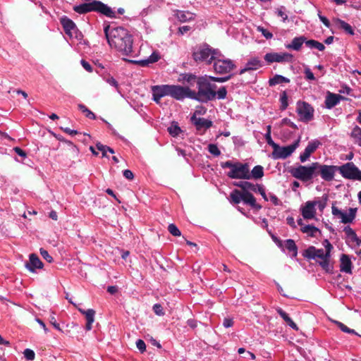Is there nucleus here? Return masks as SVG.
<instances>
[{"mask_svg":"<svg viewBox=\"0 0 361 361\" xmlns=\"http://www.w3.org/2000/svg\"><path fill=\"white\" fill-rule=\"evenodd\" d=\"M336 22L339 25V27H341L342 29H343L346 32H348L350 35L353 34V30L352 29V27L348 23H345V21L340 20V19H336Z\"/></svg>","mask_w":361,"mask_h":361,"instance_id":"obj_41","label":"nucleus"},{"mask_svg":"<svg viewBox=\"0 0 361 361\" xmlns=\"http://www.w3.org/2000/svg\"><path fill=\"white\" fill-rule=\"evenodd\" d=\"M94 4H96L94 11L99 12L107 17H113V11L110 7L99 1H96Z\"/></svg>","mask_w":361,"mask_h":361,"instance_id":"obj_24","label":"nucleus"},{"mask_svg":"<svg viewBox=\"0 0 361 361\" xmlns=\"http://www.w3.org/2000/svg\"><path fill=\"white\" fill-rule=\"evenodd\" d=\"M82 66L89 73L92 72V66L85 60H81L80 61Z\"/></svg>","mask_w":361,"mask_h":361,"instance_id":"obj_57","label":"nucleus"},{"mask_svg":"<svg viewBox=\"0 0 361 361\" xmlns=\"http://www.w3.org/2000/svg\"><path fill=\"white\" fill-rule=\"evenodd\" d=\"M278 16L282 18L283 20L285 21L288 19V15L283 11L282 8H279L276 11Z\"/></svg>","mask_w":361,"mask_h":361,"instance_id":"obj_64","label":"nucleus"},{"mask_svg":"<svg viewBox=\"0 0 361 361\" xmlns=\"http://www.w3.org/2000/svg\"><path fill=\"white\" fill-rule=\"evenodd\" d=\"M25 357L28 360H33L35 357V352L31 349H25L23 352Z\"/></svg>","mask_w":361,"mask_h":361,"instance_id":"obj_48","label":"nucleus"},{"mask_svg":"<svg viewBox=\"0 0 361 361\" xmlns=\"http://www.w3.org/2000/svg\"><path fill=\"white\" fill-rule=\"evenodd\" d=\"M209 152L216 156L218 157L221 154V151L219 149L218 147L216 145L210 144L208 145Z\"/></svg>","mask_w":361,"mask_h":361,"instance_id":"obj_46","label":"nucleus"},{"mask_svg":"<svg viewBox=\"0 0 361 361\" xmlns=\"http://www.w3.org/2000/svg\"><path fill=\"white\" fill-rule=\"evenodd\" d=\"M265 139H266V141L267 142V144L270 146L272 147V148H274L276 145V143H275L271 137V134L269 133H266L265 134Z\"/></svg>","mask_w":361,"mask_h":361,"instance_id":"obj_59","label":"nucleus"},{"mask_svg":"<svg viewBox=\"0 0 361 361\" xmlns=\"http://www.w3.org/2000/svg\"><path fill=\"white\" fill-rule=\"evenodd\" d=\"M257 192H258L262 196V197L264 199V200L269 201V197H268L269 194L268 195L266 194L265 190L262 185L257 186Z\"/></svg>","mask_w":361,"mask_h":361,"instance_id":"obj_55","label":"nucleus"},{"mask_svg":"<svg viewBox=\"0 0 361 361\" xmlns=\"http://www.w3.org/2000/svg\"><path fill=\"white\" fill-rule=\"evenodd\" d=\"M297 112L300 119L302 121H310L313 118L314 109L307 102H298L297 103Z\"/></svg>","mask_w":361,"mask_h":361,"instance_id":"obj_13","label":"nucleus"},{"mask_svg":"<svg viewBox=\"0 0 361 361\" xmlns=\"http://www.w3.org/2000/svg\"><path fill=\"white\" fill-rule=\"evenodd\" d=\"M351 136L354 139L355 142L361 146V128L358 126H355L351 133Z\"/></svg>","mask_w":361,"mask_h":361,"instance_id":"obj_39","label":"nucleus"},{"mask_svg":"<svg viewBox=\"0 0 361 361\" xmlns=\"http://www.w3.org/2000/svg\"><path fill=\"white\" fill-rule=\"evenodd\" d=\"M277 312L283 319L286 324L295 330H298L296 324L289 317L288 314L285 312L282 309L278 308Z\"/></svg>","mask_w":361,"mask_h":361,"instance_id":"obj_32","label":"nucleus"},{"mask_svg":"<svg viewBox=\"0 0 361 361\" xmlns=\"http://www.w3.org/2000/svg\"><path fill=\"white\" fill-rule=\"evenodd\" d=\"M338 171L342 176L345 178L361 180V171L353 162H348L338 166Z\"/></svg>","mask_w":361,"mask_h":361,"instance_id":"obj_10","label":"nucleus"},{"mask_svg":"<svg viewBox=\"0 0 361 361\" xmlns=\"http://www.w3.org/2000/svg\"><path fill=\"white\" fill-rule=\"evenodd\" d=\"M315 169L314 163L308 166L300 165L293 168L290 170V173L294 178L303 182H307L315 177Z\"/></svg>","mask_w":361,"mask_h":361,"instance_id":"obj_8","label":"nucleus"},{"mask_svg":"<svg viewBox=\"0 0 361 361\" xmlns=\"http://www.w3.org/2000/svg\"><path fill=\"white\" fill-rule=\"evenodd\" d=\"M305 78L307 80H315L313 73L310 71V69L309 68H305Z\"/></svg>","mask_w":361,"mask_h":361,"instance_id":"obj_56","label":"nucleus"},{"mask_svg":"<svg viewBox=\"0 0 361 361\" xmlns=\"http://www.w3.org/2000/svg\"><path fill=\"white\" fill-rule=\"evenodd\" d=\"M244 191L240 192L238 190H233L229 197V200L233 204H239L243 199Z\"/></svg>","mask_w":361,"mask_h":361,"instance_id":"obj_30","label":"nucleus"},{"mask_svg":"<svg viewBox=\"0 0 361 361\" xmlns=\"http://www.w3.org/2000/svg\"><path fill=\"white\" fill-rule=\"evenodd\" d=\"M251 178H253L255 179H259L263 177L264 176V169L262 166L257 165L255 166L251 173Z\"/></svg>","mask_w":361,"mask_h":361,"instance_id":"obj_36","label":"nucleus"},{"mask_svg":"<svg viewBox=\"0 0 361 361\" xmlns=\"http://www.w3.org/2000/svg\"><path fill=\"white\" fill-rule=\"evenodd\" d=\"M334 322H335V324H337V326L341 329V330L342 331L345 332V333H348V334H356L355 331L353 329H351L348 328V326H346L343 323H341L340 322H338V321H335Z\"/></svg>","mask_w":361,"mask_h":361,"instance_id":"obj_45","label":"nucleus"},{"mask_svg":"<svg viewBox=\"0 0 361 361\" xmlns=\"http://www.w3.org/2000/svg\"><path fill=\"white\" fill-rule=\"evenodd\" d=\"M285 247L292 254V257L298 255V248L293 240L288 239L285 242Z\"/></svg>","mask_w":361,"mask_h":361,"instance_id":"obj_33","label":"nucleus"},{"mask_svg":"<svg viewBox=\"0 0 361 361\" xmlns=\"http://www.w3.org/2000/svg\"><path fill=\"white\" fill-rule=\"evenodd\" d=\"M231 75H229L226 77H213L204 75L197 79V85L198 91L190 90V95L189 98L196 99L201 102H207L212 100L216 97V85L211 84L209 80L219 82H224L231 78Z\"/></svg>","mask_w":361,"mask_h":361,"instance_id":"obj_2","label":"nucleus"},{"mask_svg":"<svg viewBox=\"0 0 361 361\" xmlns=\"http://www.w3.org/2000/svg\"><path fill=\"white\" fill-rule=\"evenodd\" d=\"M318 17H319L320 20L324 23V25L326 27H330V22H329V20L326 17L322 16L321 13L319 11L318 13Z\"/></svg>","mask_w":361,"mask_h":361,"instance_id":"obj_60","label":"nucleus"},{"mask_svg":"<svg viewBox=\"0 0 361 361\" xmlns=\"http://www.w3.org/2000/svg\"><path fill=\"white\" fill-rule=\"evenodd\" d=\"M40 254L42 255V257L45 259L47 260L48 262H51L52 260H53V258L49 254V252L43 249V248H41L40 249Z\"/></svg>","mask_w":361,"mask_h":361,"instance_id":"obj_52","label":"nucleus"},{"mask_svg":"<svg viewBox=\"0 0 361 361\" xmlns=\"http://www.w3.org/2000/svg\"><path fill=\"white\" fill-rule=\"evenodd\" d=\"M168 131L173 137L178 136L182 132L180 127L175 123H172V124L168 128Z\"/></svg>","mask_w":361,"mask_h":361,"instance_id":"obj_40","label":"nucleus"},{"mask_svg":"<svg viewBox=\"0 0 361 361\" xmlns=\"http://www.w3.org/2000/svg\"><path fill=\"white\" fill-rule=\"evenodd\" d=\"M218 53V50L212 49L209 46L204 44L195 49L192 56L195 61L205 62L210 64L217 57Z\"/></svg>","mask_w":361,"mask_h":361,"instance_id":"obj_6","label":"nucleus"},{"mask_svg":"<svg viewBox=\"0 0 361 361\" xmlns=\"http://www.w3.org/2000/svg\"><path fill=\"white\" fill-rule=\"evenodd\" d=\"M283 82H290V80L284 76L281 75H276L272 78L269 80V83L270 86H274L277 84H281Z\"/></svg>","mask_w":361,"mask_h":361,"instance_id":"obj_34","label":"nucleus"},{"mask_svg":"<svg viewBox=\"0 0 361 361\" xmlns=\"http://www.w3.org/2000/svg\"><path fill=\"white\" fill-rule=\"evenodd\" d=\"M168 230L170 232V233L174 236H180L181 235L180 230L173 224H171L169 225Z\"/></svg>","mask_w":361,"mask_h":361,"instance_id":"obj_44","label":"nucleus"},{"mask_svg":"<svg viewBox=\"0 0 361 361\" xmlns=\"http://www.w3.org/2000/svg\"><path fill=\"white\" fill-rule=\"evenodd\" d=\"M49 322L50 323L54 326V327L57 330H61L59 324L56 322V320L55 319V317L54 314H52L49 317Z\"/></svg>","mask_w":361,"mask_h":361,"instance_id":"obj_58","label":"nucleus"},{"mask_svg":"<svg viewBox=\"0 0 361 361\" xmlns=\"http://www.w3.org/2000/svg\"><path fill=\"white\" fill-rule=\"evenodd\" d=\"M78 311L84 314L85 316V318L87 319V324H86V329L87 331L91 330L92 329V324L94 321V314L95 312L92 309H89L87 310H85L83 309L77 307Z\"/></svg>","mask_w":361,"mask_h":361,"instance_id":"obj_22","label":"nucleus"},{"mask_svg":"<svg viewBox=\"0 0 361 361\" xmlns=\"http://www.w3.org/2000/svg\"><path fill=\"white\" fill-rule=\"evenodd\" d=\"M341 271L347 274L352 272V262L349 257L346 255H342L341 257Z\"/></svg>","mask_w":361,"mask_h":361,"instance_id":"obj_23","label":"nucleus"},{"mask_svg":"<svg viewBox=\"0 0 361 361\" xmlns=\"http://www.w3.org/2000/svg\"><path fill=\"white\" fill-rule=\"evenodd\" d=\"M189 95H190V89L189 87L169 85V96L173 99L182 100L185 98H189Z\"/></svg>","mask_w":361,"mask_h":361,"instance_id":"obj_14","label":"nucleus"},{"mask_svg":"<svg viewBox=\"0 0 361 361\" xmlns=\"http://www.w3.org/2000/svg\"><path fill=\"white\" fill-rule=\"evenodd\" d=\"M60 23L65 33L71 39L70 45L74 47L75 50L78 52L85 50L88 46V42L83 38V35L78 30L75 23L66 16L60 18Z\"/></svg>","mask_w":361,"mask_h":361,"instance_id":"obj_3","label":"nucleus"},{"mask_svg":"<svg viewBox=\"0 0 361 361\" xmlns=\"http://www.w3.org/2000/svg\"><path fill=\"white\" fill-rule=\"evenodd\" d=\"M347 99L340 94L328 92L325 99V104L327 109H332L336 106L341 100H346Z\"/></svg>","mask_w":361,"mask_h":361,"instance_id":"obj_17","label":"nucleus"},{"mask_svg":"<svg viewBox=\"0 0 361 361\" xmlns=\"http://www.w3.org/2000/svg\"><path fill=\"white\" fill-rule=\"evenodd\" d=\"M243 202L253 208H261V207L256 203L255 197L249 191H244Z\"/></svg>","mask_w":361,"mask_h":361,"instance_id":"obj_27","label":"nucleus"},{"mask_svg":"<svg viewBox=\"0 0 361 361\" xmlns=\"http://www.w3.org/2000/svg\"><path fill=\"white\" fill-rule=\"evenodd\" d=\"M280 100L283 109H285L288 106V96L285 91L281 93Z\"/></svg>","mask_w":361,"mask_h":361,"instance_id":"obj_50","label":"nucleus"},{"mask_svg":"<svg viewBox=\"0 0 361 361\" xmlns=\"http://www.w3.org/2000/svg\"><path fill=\"white\" fill-rule=\"evenodd\" d=\"M192 122L195 125L197 130L208 129L212 126V122L204 118H197L193 116L191 118Z\"/></svg>","mask_w":361,"mask_h":361,"instance_id":"obj_21","label":"nucleus"},{"mask_svg":"<svg viewBox=\"0 0 361 361\" xmlns=\"http://www.w3.org/2000/svg\"><path fill=\"white\" fill-rule=\"evenodd\" d=\"M78 109L85 115L87 118L90 119L95 118L94 114L88 109L84 104H79Z\"/></svg>","mask_w":361,"mask_h":361,"instance_id":"obj_42","label":"nucleus"},{"mask_svg":"<svg viewBox=\"0 0 361 361\" xmlns=\"http://www.w3.org/2000/svg\"><path fill=\"white\" fill-rule=\"evenodd\" d=\"M96 2L95 0L92 1L89 3H85L82 4L78 6H75L73 7V10L80 14L86 13L90 11H94L95 6L94 3Z\"/></svg>","mask_w":361,"mask_h":361,"instance_id":"obj_20","label":"nucleus"},{"mask_svg":"<svg viewBox=\"0 0 361 361\" xmlns=\"http://www.w3.org/2000/svg\"><path fill=\"white\" fill-rule=\"evenodd\" d=\"M320 144V142L318 140H312L308 143L305 149H306L311 154L318 148Z\"/></svg>","mask_w":361,"mask_h":361,"instance_id":"obj_43","label":"nucleus"},{"mask_svg":"<svg viewBox=\"0 0 361 361\" xmlns=\"http://www.w3.org/2000/svg\"><path fill=\"white\" fill-rule=\"evenodd\" d=\"M314 166L316 168L315 176L319 174L322 178L326 181H331L336 171H338V166L320 164L318 162H314Z\"/></svg>","mask_w":361,"mask_h":361,"instance_id":"obj_9","label":"nucleus"},{"mask_svg":"<svg viewBox=\"0 0 361 361\" xmlns=\"http://www.w3.org/2000/svg\"><path fill=\"white\" fill-rule=\"evenodd\" d=\"M305 44L310 49H317L319 51H323L325 49V47L322 43L314 39L306 41Z\"/></svg>","mask_w":361,"mask_h":361,"instance_id":"obj_38","label":"nucleus"},{"mask_svg":"<svg viewBox=\"0 0 361 361\" xmlns=\"http://www.w3.org/2000/svg\"><path fill=\"white\" fill-rule=\"evenodd\" d=\"M234 185L237 187L240 188L243 191H248L252 190L253 192H257V188L259 185H254L247 181H241L238 183H234Z\"/></svg>","mask_w":361,"mask_h":361,"instance_id":"obj_31","label":"nucleus"},{"mask_svg":"<svg viewBox=\"0 0 361 361\" xmlns=\"http://www.w3.org/2000/svg\"><path fill=\"white\" fill-rule=\"evenodd\" d=\"M123 174L128 180H132L134 177L133 172L128 169L124 170Z\"/></svg>","mask_w":361,"mask_h":361,"instance_id":"obj_63","label":"nucleus"},{"mask_svg":"<svg viewBox=\"0 0 361 361\" xmlns=\"http://www.w3.org/2000/svg\"><path fill=\"white\" fill-rule=\"evenodd\" d=\"M226 94L227 90L225 87H221L217 92H216V96H217L219 99L226 98Z\"/></svg>","mask_w":361,"mask_h":361,"instance_id":"obj_51","label":"nucleus"},{"mask_svg":"<svg viewBox=\"0 0 361 361\" xmlns=\"http://www.w3.org/2000/svg\"><path fill=\"white\" fill-rule=\"evenodd\" d=\"M269 200H270L274 205L279 204V200L277 197L271 193H269Z\"/></svg>","mask_w":361,"mask_h":361,"instance_id":"obj_61","label":"nucleus"},{"mask_svg":"<svg viewBox=\"0 0 361 361\" xmlns=\"http://www.w3.org/2000/svg\"><path fill=\"white\" fill-rule=\"evenodd\" d=\"M114 47L116 48L119 55L123 59L133 63L139 64L142 66H146L149 63H153L159 61L160 54L157 51H154L147 59L144 60L135 61L127 59L126 56H135L133 49V39L129 32L123 27H119L114 28Z\"/></svg>","mask_w":361,"mask_h":361,"instance_id":"obj_1","label":"nucleus"},{"mask_svg":"<svg viewBox=\"0 0 361 361\" xmlns=\"http://www.w3.org/2000/svg\"><path fill=\"white\" fill-rule=\"evenodd\" d=\"M136 346L141 353H143L146 350L145 343L141 339H138L136 341Z\"/></svg>","mask_w":361,"mask_h":361,"instance_id":"obj_54","label":"nucleus"},{"mask_svg":"<svg viewBox=\"0 0 361 361\" xmlns=\"http://www.w3.org/2000/svg\"><path fill=\"white\" fill-rule=\"evenodd\" d=\"M323 245L325 250L311 246L305 250L303 255L306 258L316 260L324 270L329 271L331 268L329 264L330 252L333 246L328 240H325Z\"/></svg>","mask_w":361,"mask_h":361,"instance_id":"obj_4","label":"nucleus"},{"mask_svg":"<svg viewBox=\"0 0 361 361\" xmlns=\"http://www.w3.org/2000/svg\"><path fill=\"white\" fill-rule=\"evenodd\" d=\"M222 168H228L230 171L228 172L227 176L233 179H246L251 178V175L249 166L247 164H242L240 162H232L227 161L221 164Z\"/></svg>","mask_w":361,"mask_h":361,"instance_id":"obj_5","label":"nucleus"},{"mask_svg":"<svg viewBox=\"0 0 361 361\" xmlns=\"http://www.w3.org/2000/svg\"><path fill=\"white\" fill-rule=\"evenodd\" d=\"M344 231L348 235V238L352 241L356 243L357 245H360L361 243V240L357 238V235L354 232V231L350 228L349 226H347L344 228Z\"/></svg>","mask_w":361,"mask_h":361,"instance_id":"obj_35","label":"nucleus"},{"mask_svg":"<svg viewBox=\"0 0 361 361\" xmlns=\"http://www.w3.org/2000/svg\"><path fill=\"white\" fill-rule=\"evenodd\" d=\"M26 267L31 272H35L36 269H42L43 263L35 254H31L29 257V262L26 263Z\"/></svg>","mask_w":361,"mask_h":361,"instance_id":"obj_19","label":"nucleus"},{"mask_svg":"<svg viewBox=\"0 0 361 361\" xmlns=\"http://www.w3.org/2000/svg\"><path fill=\"white\" fill-rule=\"evenodd\" d=\"M262 66V63L261 60L258 57H252L247 61L245 68L240 71L239 74L242 75L249 71H255Z\"/></svg>","mask_w":361,"mask_h":361,"instance_id":"obj_18","label":"nucleus"},{"mask_svg":"<svg viewBox=\"0 0 361 361\" xmlns=\"http://www.w3.org/2000/svg\"><path fill=\"white\" fill-rule=\"evenodd\" d=\"M176 17L180 23H185L194 20L195 14L189 11H177Z\"/></svg>","mask_w":361,"mask_h":361,"instance_id":"obj_25","label":"nucleus"},{"mask_svg":"<svg viewBox=\"0 0 361 361\" xmlns=\"http://www.w3.org/2000/svg\"><path fill=\"white\" fill-rule=\"evenodd\" d=\"M300 230L303 233L310 237H317V235L321 233L319 229L312 225L302 226V228H300Z\"/></svg>","mask_w":361,"mask_h":361,"instance_id":"obj_28","label":"nucleus"},{"mask_svg":"<svg viewBox=\"0 0 361 361\" xmlns=\"http://www.w3.org/2000/svg\"><path fill=\"white\" fill-rule=\"evenodd\" d=\"M310 155L311 154L306 149H305L303 153L300 154V159L302 162H305L310 157Z\"/></svg>","mask_w":361,"mask_h":361,"instance_id":"obj_62","label":"nucleus"},{"mask_svg":"<svg viewBox=\"0 0 361 361\" xmlns=\"http://www.w3.org/2000/svg\"><path fill=\"white\" fill-rule=\"evenodd\" d=\"M306 38L305 37H295L290 44L286 46L287 49L299 51L304 42H305Z\"/></svg>","mask_w":361,"mask_h":361,"instance_id":"obj_26","label":"nucleus"},{"mask_svg":"<svg viewBox=\"0 0 361 361\" xmlns=\"http://www.w3.org/2000/svg\"><path fill=\"white\" fill-rule=\"evenodd\" d=\"M153 310L155 312L156 314L159 316H161L164 314V312L163 311V308L161 305L159 304H155L153 306Z\"/></svg>","mask_w":361,"mask_h":361,"instance_id":"obj_53","label":"nucleus"},{"mask_svg":"<svg viewBox=\"0 0 361 361\" xmlns=\"http://www.w3.org/2000/svg\"><path fill=\"white\" fill-rule=\"evenodd\" d=\"M356 210L353 208H350L348 212H343L340 216L341 222L343 224L350 223L355 217Z\"/></svg>","mask_w":361,"mask_h":361,"instance_id":"obj_29","label":"nucleus"},{"mask_svg":"<svg viewBox=\"0 0 361 361\" xmlns=\"http://www.w3.org/2000/svg\"><path fill=\"white\" fill-rule=\"evenodd\" d=\"M96 147L98 150L102 152V157L106 156V150H108L109 152L113 154V149H111L110 147H106V146H104L103 145H101V144H97Z\"/></svg>","mask_w":361,"mask_h":361,"instance_id":"obj_49","label":"nucleus"},{"mask_svg":"<svg viewBox=\"0 0 361 361\" xmlns=\"http://www.w3.org/2000/svg\"><path fill=\"white\" fill-rule=\"evenodd\" d=\"M257 31L260 32L262 35L267 39H271L273 37V35L271 32H270L267 29L264 28L263 27L258 26L257 28Z\"/></svg>","mask_w":361,"mask_h":361,"instance_id":"obj_47","label":"nucleus"},{"mask_svg":"<svg viewBox=\"0 0 361 361\" xmlns=\"http://www.w3.org/2000/svg\"><path fill=\"white\" fill-rule=\"evenodd\" d=\"M322 205L321 201H307L300 208L304 219L311 220L316 217V206Z\"/></svg>","mask_w":361,"mask_h":361,"instance_id":"obj_12","label":"nucleus"},{"mask_svg":"<svg viewBox=\"0 0 361 361\" xmlns=\"http://www.w3.org/2000/svg\"><path fill=\"white\" fill-rule=\"evenodd\" d=\"M104 32L105 35V37L106 41L110 47L112 46L113 37H112V30L111 29V26L109 24L104 23Z\"/></svg>","mask_w":361,"mask_h":361,"instance_id":"obj_37","label":"nucleus"},{"mask_svg":"<svg viewBox=\"0 0 361 361\" xmlns=\"http://www.w3.org/2000/svg\"><path fill=\"white\" fill-rule=\"evenodd\" d=\"M299 140H296L293 144L285 146L280 147L279 145L273 148L272 157L276 159H286L289 157L298 147Z\"/></svg>","mask_w":361,"mask_h":361,"instance_id":"obj_11","label":"nucleus"},{"mask_svg":"<svg viewBox=\"0 0 361 361\" xmlns=\"http://www.w3.org/2000/svg\"><path fill=\"white\" fill-rule=\"evenodd\" d=\"M293 59V55L289 53H277V52H271L267 53L264 56V60L269 63H271L274 62H290Z\"/></svg>","mask_w":361,"mask_h":361,"instance_id":"obj_15","label":"nucleus"},{"mask_svg":"<svg viewBox=\"0 0 361 361\" xmlns=\"http://www.w3.org/2000/svg\"><path fill=\"white\" fill-rule=\"evenodd\" d=\"M169 85H154L152 87V99L157 103H160V99L169 96Z\"/></svg>","mask_w":361,"mask_h":361,"instance_id":"obj_16","label":"nucleus"},{"mask_svg":"<svg viewBox=\"0 0 361 361\" xmlns=\"http://www.w3.org/2000/svg\"><path fill=\"white\" fill-rule=\"evenodd\" d=\"M213 68L217 74H229L233 69L235 68L234 62L229 59H226L219 51L217 57L213 61Z\"/></svg>","mask_w":361,"mask_h":361,"instance_id":"obj_7","label":"nucleus"}]
</instances>
